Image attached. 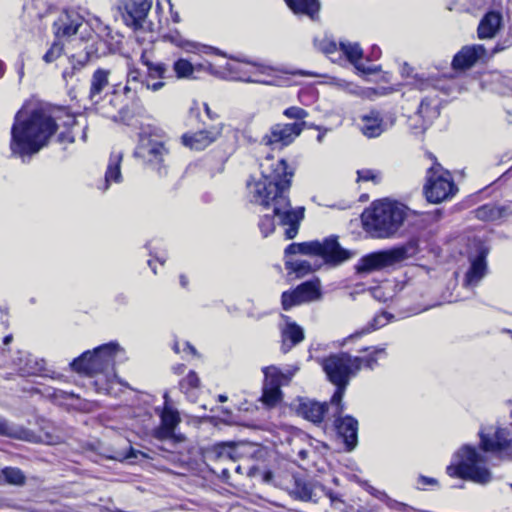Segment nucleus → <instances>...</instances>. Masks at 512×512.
<instances>
[{
	"instance_id": "f257e3e1",
	"label": "nucleus",
	"mask_w": 512,
	"mask_h": 512,
	"mask_svg": "<svg viewBox=\"0 0 512 512\" xmlns=\"http://www.w3.org/2000/svg\"><path fill=\"white\" fill-rule=\"evenodd\" d=\"M260 170L259 178L252 177L247 182V191L251 202L273 209V215L265 214L259 220L261 234L267 237L274 232L276 218L284 228L285 239H293L304 218V207L293 208L288 196L294 171L284 159L270 156L260 163Z\"/></svg>"
},
{
	"instance_id": "f03ea898",
	"label": "nucleus",
	"mask_w": 512,
	"mask_h": 512,
	"mask_svg": "<svg viewBox=\"0 0 512 512\" xmlns=\"http://www.w3.org/2000/svg\"><path fill=\"white\" fill-rule=\"evenodd\" d=\"M56 118L48 109L32 103L24 104L17 111L11 127L10 150L23 162L48 145L57 131Z\"/></svg>"
},
{
	"instance_id": "7ed1b4c3",
	"label": "nucleus",
	"mask_w": 512,
	"mask_h": 512,
	"mask_svg": "<svg viewBox=\"0 0 512 512\" xmlns=\"http://www.w3.org/2000/svg\"><path fill=\"white\" fill-rule=\"evenodd\" d=\"M124 355V349L117 342H109L96 347L92 352L85 351L71 362V367L78 373L96 376L94 386L98 393L117 397L128 384L115 375L109 376L116 359Z\"/></svg>"
},
{
	"instance_id": "20e7f679",
	"label": "nucleus",
	"mask_w": 512,
	"mask_h": 512,
	"mask_svg": "<svg viewBox=\"0 0 512 512\" xmlns=\"http://www.w3.org/2000/svg\"><path fill=\"white\" fill-rule=\"evenodd\" d=\"M408 212L409 209L402 203L387 199L379 200L363 212L362 222L376 237L385 238L400 228Z\"/></svg>"
},
{
	"instance_id": "39448f33",
	"label": "nucleus",
	"mask_w": 512,
	"mask_h": 512,
	"mask_svg": "<svg viewBox=\"0 0 512 512\" xmlns=\"http://www.w3.org/2000/svg\"><path fill=\"white\" fill-rule=\"evenodd\" d=\"M220 70V76H227L234 81L272 86H285L289 81L279 68L264 62L227 61L224 66H220Z\"/></svg>"
},
{
	"instance_id": "423d86ee",
	"label": "nucleus",
	"mask_w": 512,
	"mask_h": 512,
	"mask_svg": "<svg viewBox=\"0 0 512 512\" xmlns=\"http://www.w3.org/2000/svg\"><path fill=\"white\" fill-rule=\"evenodd\" d=\"M485 456L474 446L465 444L457 450L453 461L447 466L450 477L469 480L476 484L486 485L493 479L491 471L485 466Z\"/></svg>"
},
{
	"instance_id": "0eeeda50",
	"label": "nucleus",
	"mask_w": 512,
	"mask_h": 512,
	"mask_svg": "<svg viewBox=\"0 0 512 512\" xmlns=\"http://www.w3.org/2000/svg\"><path fill=\"white\" fill-rule=\"evenodd\" d=\"M327 379L336 387L330 399V405L335 406L336 413L344 410L342 403L346 388L352 378L357 376L352 354L348 352L331 353L319 361Z\"/></svg>"
},
{
	"instance_id": "6e6552de",
	"label": "nucleus",
	"mask_w": 512,
	"mask_h": 512,
	"mask_svg": "<svg viewBox=\"0 0 512 512\" xmlns=\"http://www.w3.org/2000/svg\"><path fill=\"white\" fill-rule=\"evenodd\" d=\"M164 131L154 125L143 126L139 132L134 156L159 175L166 174L165 159L169 150L165 146Z\"/></svg>"
},
{
	"instance_id": "1a4fd4ad",
	"label": "nucleus",
	"mask_w": 512,
	"mask_h": 512,
	"mask_svg": "<svg viewBox=\"0 0 512 512\" xmlns=\"http://www.w3.org/2000/svg\"><path fill=\"white\" fill-rule=\"evenodd\" d=\"M296 254L321 256L332 265H339L354 255L352 251L342 248L335 236L327 237L322 242L291 243L285 248V258Z\"/></svg>"
},
{
	"instance_id": "9d476101",
	"label": "nucleus",
	"mask_w": 512,
	"mask_h": 512,
	"mask_svg": "<svg viewBox=\"0 0 512 512\" xmlns=\"http://www.w3.org/2000/svg\"><path fill=\"white\" fill-rule=\"evenodd\" d=\"M433 160L432 166L427 170L424 193L430 203L438 204L450 200L458 192L451 173L443 169L432 154H428Z\"/></svg>"
},
{
	"instance_id": "9b49d317",
	"label": "nucleus",
	"mask_w": 512,
	"mask_h": 512,
	"mask_svg": "<svg viewBox=\"0 0 512 512\" xmlns=\"http://www.w3.org/2000/svg\"><path fill=\"white\" fill-rule=\"evenodd\" d=\"M487 254L488 247L483 240L478 237L469 240L468 259L470 266L463 279L462 285L464 288L473 290L485 277L487 274Z\"/></svg>"
},
{
	"instance_id": "f8f14e48",
	"label": "nucleus",
	"mask_w": 512,
	"mask_h": 512,
	"mask_svg": "<svg viewBox=\"0 0 512 512\" xmlns=\"http://www.w3.org/2000/svg\"><path fill=\"white\" fill-rule=\"evenodd\" d=\"M406 258L407 249L404 247L372 252L361 257L355 265V269L359 274H369L394 266Z\"/></svg>"
},
{
	"instance_id": "ddd939ff",
	"label": "nucleus",
	"mask_w": 512,
	"mask_h": 512,
	"mask_svg": "<svg viewBox=\"0 0 512 512\" xmlns=\"http://www.w3.org/2000/svg\"><path fill=\"white\" fill-rule=\"evenodd\" d=\"M305 122L277 123L270 127L261 143L272 149H282L290 145L298 137L305 127Z\"/></svg>"
},
{
	"instance_id": "4468645a",
	"label": "nucleus",
	"mask_w": 512,
	"mask_h": 512,
	"mask_svg": "<svg viewBox=\"0 0 512 512\" xmlns=\"http://www.w3.org/2000/svg\"><path fill=\"white\" fill-rule=\"evenodd\" d=\"M153 0H121L117 9L124 23L134 30L142 29L152 7Z\"/></svg>"
},
{
	"instance_id": "2eb2a0df",
	"label": "nucleus",
	"mask_w": 512,
	"mask_h": 512,
	"mask_svg": "<svg viewBox=\"0 0 512 512\" xmlns=\"http://www.w3.org/2000/svg\"><path fill=\"white\" fill-rule=\"evenodd\" d=\"M321 286L318 279L301 283L292 291H285L281 296L282 308L289 310L293 306L320 299Z\"/></svg>"
},
{
	"instance_id": "dca6fc26",
	"label": "nucleus",
	"mask_w": 512,
	"mask_h": 512,
	"mask_svg": "<svg viewBox=\"0 0 512 512\" xmlns=\"http://www.w3.org/2000/svg\"><path fill=\"white\" fill-rule=\"evenodd\" d=\"M358 355H352V362L356 373L361 370L373 371L380 365V361L387 358L386 345L361 346L356 349Z\"/></svg>"
},
{
	"instance_id": "f3484780",
	"label": "nucleus",
	"mask_w": 512,
	"mask_h": 512,
	"mask_svg": "<svg viewBox=\"0 0 512 512\" xmlns=\"http://www.w3.org/2000/svg\"><path fill=\"white\" fill-rule=\"evenodd\" d=\"M489 60L488 51L482 44L466 45L457 52L452 60L455 70H466L478 62Z\"/></svg>"
},
{
	"instance_id": "a211bd4d",
	"label": "nucleus",
	"mask_w": 512,
	"mask_h": 512,
	"mask_svg": "<svg viewBox=\"0 0 512 512\" xmlns=\"http://www.w3.org/2000/svg\"><path fill=\"white\" fill-rule=\"evenodd\" d=\"M330 406L333 409L334 425L337 433L343 439L346 449L351 451L358 443V421L350 415L341 417L343 410L336 413L335 406Z\"/></svg>"
},
{
	"instance_id": "6ab92c4d",
	"label": "nucleus",
	"mask_w": 512,
	"mask_h": 512,
	"mask_svg": "<svg viewBox=\"0 0 512 512\" xmlns=\"http://www.w3.org/2000/svg\"><path fill=\"white\" fill-rule=\"evenodd\" d=\"M222 134V125H214L208 129L197 132L185 133L181 137V142L185 147L192 150L201 151L214 143Z\"/></svg>"
},
{
	"instance_id": "aec40b11",
	"label": "nucleus",
	"mask_w": 512,
	"mask_h": 512,
	"mask_svg": "<svg viewBox=\"0 0 512 512\" xmlns=\"http://www.w3.org/2000/svg\"><path fill=\"white\" fill-rule=\"evenodd\" d=\"M83 22L84 15L78 9H64L54 22L55 34L59 38L70 37L77 33Z\"/></svg>"
},
{
	"instance_id": "412c9836",
	"label": "nucleus",
	"mask_w": 512,
	"mask_h": 512,
	"mask_svg": "<svg viewBox=\"0 0 512 512\" xmlns=\"http://www.w3.org/2000/svg\"><path fill=\"white\" fill-rule=\"evenodd\" d=\"M141 61L147 68L146 75L142 82V84L145 85V89L153 92L162 89L165 85L163 79H165L168 72L167 65L162 62L150 61L144 56L141 57Z\"/></svg>"
},
{
	"instance_id": "4be33fe9",
	"label": "nucleus",
	"mask_w": 512,
	"mask_h": 512,
	"mask_svg": "<svg viewBox=\"0 0 512 512\" xmlns=\"http://www.w3.org/2000/svg\"><path fill=\"white\" fill-rule=\"evenodd\" d=\"M328 410L329 405L326 402L320 403L308 398L297 399V413L313 423H321Z\"/></svg>"
},
{
	"instance_id": "5701e85b",
	"label": "nucleus",
	"mask_w": 512,
	"mask_h": 512,
	"mask_svg": "<svg viewBox=\"0 0 512 512\" xmlns=\"http://www.w3.org/2000/svg\"><path fill=\"white\" fill-rule=\"evenodd\" d=\"M503 26V16L500 11L491 10L484 14L477 27L479 39L494 38Z\"/></svg>"
},
{
	"instance_id": "b1692460",
	"label": "nucleus",
	"mask_w": 512,
	"mask_h": 512,
	"mask_svg": "<svg viewBox=\"0 0 512 512\" xmlns=\"http://www.w3.org/2000/svg\"><path fill=\"white\" fill-rule=\"evenodd\" d=\"M13 363L21 376L42 375L45 370L43 359H37L26 352H18L17 357L13 359Z\"/></svg>"
},
{
	"instance_id": "393cba45",
	"label": "nucleus",
	"mask_w": 512,
	"mask_h": 512,
	"mask_svg": "<svg viewBox=\"0 0 512 512\" xmlns=\"http://www.w3.org/2000/svg\"><path fill=\"white\" fill-rule=\"evenodd\" d=\"M320 483L317 481H308L300 477H294L291 495L301 501L317 502Z\"/></svg>"
},
{
	"instance_id": "a878e982",
	"label": "nucleus",
	"mask_w": 512,
	"mask_h": 512,
	"mask_svg": "<svg viewBox=\"0 0 512 512\" xmlns=\"http://www.w3.org/2000/svg\"><path fill=\"white\" fill-rule=\"evenodd\" d=\"M123 153L121 151H112L108 160L107 168L105 171V179L101 186L98 188L103 192L107 191L110 184L120 183L122 181L121 163Z\"/></svg>"
},
{
	"instance_id": "bb28decb",
	"label": "nucleus",
	"mask_w": 512,
	"mask_h": 512,
	"mask_svg": "<svg viewBox=\"0 0 512 512\" xmlns=\"http://www.w3.org/2000/svg\"><path fill=\"white\" fill-rule=\"evenodd\" d=\"M386 129L381 114L372 110L361 117V131L368 138L380 136Z\"/></svg>"
},
{
	"instance_id": "cd10ccee",
	"label": "nucleus",
	"mask_w": 512,
	"mask_h": 512,
	"mask_svg": "<svg viewBox=\"0 0 512 512\" xmlns=\"http://www.w3.org/2000/svg\"><path fill=\"white\" fill-rule=\"evenodd\" d=\"M391 318L392 316L389 315L387 312H381L375 315L374 318L365 327L344 338L340 345L345 346L350 343H353L355 340L362 337L363 335L369 334L385 326L386 324L389 323Z\"/></svg>"
},
{
	"instance_id": "c85d7f7f",
	"label": "nucleus",
	"mask_w": 512,
	"mask_h": 512,
	"mask_svg": "<svg viewBox=\"0 0 512 512\" xmlns=\"http://www.w3.org/2000/svg\"><path fill=\"white\" fill-rule=\"evenodd\" d=\"M110 70L98 68L94 71L90 81L89 99L95 103L101 98L102 92L109 84Z\"/></svg>"
},
{
	"instance_id": "c756f323",
	"label": "nucleus",
	"mask_w": 512,
	"mask_h": 512,
	"mask_svg": "<svg viewBox=\"0 0 512 512\" xmlns=\"http://www.w3.org/2000/svg\"><path fill=\"white\" fill-rule=\"evenodd\" d=\"M89 53L79 52L67 57V66L62 71V77L68 84L88 63Z\"/></svg>"
},
{
	"instance_id": "7c9ffc66",
	"label": "nucleus",
	"mask_w": 512,
	"mask_h": 512,
	"mask_svg": "<svg viewBox=\"0 0 512 512\" xmlns=\"http://www.w3.org/2000/svg\"><path fill=\"white\" fill-rule=\"evenodd\" d=\"M339 49L358 70L364 73H372L375 71L374 67H365L362 64L363 52L357 43L340 42Z\"/></svg>"
},
{
	"instance_id": "2f4dec72",
	"label": "nucleus",
	"mask_w": 512,
	"mask_h": 512,
	"mask_svg": "<svg viewBox=\"0 0 512 512\" xmlns=\"http://www.w3.org/2000/svg\"><path fill=\"white\" fill-rule=\"evenodd\" d=\"M437 104L438 103L436 101L430 100L427 97L421 100L417 110V115L422 119L423 123L419 130L415 131V134L423 133L427 129L428 125L432 122V120L438 117L439 110L437 108Z\"/></svg>"
},
{
	"instance_id": "473e14b6",
	"label": "nucleus",
	"mask_w": 512,
	"mask_h": 512,
	"mask_svg": "<svg viewBox=\"0 0 512 512\" xmlns=\"http://www.w3.org/2000/svg\"><path fill=\"white\" fill-rule=\"evenodd\" d=\"M281 337V349L284 353H287L292 347L299 344L304 339V332L299 325L294 322H289L282 330Z\"/></svg>"
},
{
	"instance_id": "72a5a7b5",
	"label": "nucleus",
	"mask_w": 512,
	"mask_h": 512,
	"mask_svg": "<svg viewBox=\"0 0 512 512\" xmlns=\"http://www.w3.org/2000/svg\"><path fill=\"white\" fill-rule=\"evenodd\" d=\"M262 371L264 374L263 385L270 387L280 388L282 385L288 384L294 375V372L292 371L284 373L278 367L273 365L264 367Z\"/></svg>"
},
{
	"instance_id": "f704fd0d",
	"label": "nucleus",
	"mask_w": 512,
	"mask_h": 512,
	"mask_svg": "<svg viewBox=\"0 0 512 512\" xmlns=\"http://www.w3.org/2000/svg\"><path fill=\"white\" fill-rule=\"evenodd\" d=\"M144 77L142 72L135 67H130L127 72L126 85L123 88L124 94L131 99L137 98L139 91L145 89L142 84Z\"/></svg>"
},
{
	"instance_id": "c9c22d12",
	"label": "nucleus",
	"mask_w": 512,
	"mask_h": 512,
	"mask_svg": "<svg viewBox=\"0 0 512 512\" xmlns=\"http://www.w3.org/2000/svg\"><path fill=\"white\" fill-rule=\"evenodd\" d=\"M288 7L299 15H306L314 20L318 15L320 3L318 0H285Z\"/></svg>"
},
{
	"instance_id": "e433bc0d",
	"label": "nucleus",
	"mask_w": 512,
	"mask_h": 512,
	"mask_svg": "<svg viewBox=\"0 0 512 512\" xmlns=\"http://www.w3.org/2000/svg\"><path fill=\"white\" fill-rule=\"evenodd\" d=\"M506 208L493 203H488L478 207L475 211V217L482 221H496L506 215Z\"/></svg>"
},
{
	"instance_id": "4c0bfd02",
	"label": "nucleus",
	"mask_w": 512,
	"mask_h": 512,
	"mask_svg": "<svg viewBox=\"0 0 512 512\" xmlns=\"http://www.w3.org/2000/svg\"><path fill=\"white\" fill-rule=\"evenodd\" d=\"M35 392L58 405H65L68 400L77 398L73 392H67L49 386H45L43 388H35Z\"/></svg>"
},
{
	"instance_id": "58836bf2",
	"label": "nucleus",
	"mask_w": 512,
	"mask_h": 512,
	"mask_svg": "<svg viewBox=\"0 0 512 512\" xmlns=\"http://www.w3.org/2000/svg\"><path fill=\"white\" fill-rule=\"evenodd\" d=\"M173 71L179 79H196L193 75V60L186 58H178L173 63Z\"/></svg>"
},
{
	"instance_id": "ea45409f",
	"label": "nucleus",
	"mask_w": 512,
	"mask_h": 512,
	"mask_svg": "<svg viewBox=\"0 0 512 512\" xmlns=\"http://www.w3.org/2000/svg\"><path fill=\"white\" fill-rule=\"evenodd\" d=\"M0 435L28 440L30 431L19 426H15L0 417Z\"/></svg>"
},
{
	"instance_id": "a19ab883",
	"label": "nucleus",
	"mask_w": 512,
	"mask_h": 512,
	"mask_svg": "<svg viewBox=\"0 0 512 512\" xmlns=\"http://www.w3.org/2000/svg\"><path fill=\"white\" fill-rule=\"evenodd\" d=\"M441 82L442 81L438 78H435L432 76L426 77L424 74H422V75H416L414 77L412 85L420 91L428 90L430 88L438 89V90H446V86L441 84Z\"/></svg>"
},
{
	"instance_id": "79ce46f5",
	"label": "nucleus",
	"mask_w": 512,
	"mask_h": 512,
	"mask_svg": "<svg viewBox=\"0 0 512 512\" xmlns=\"http://www.w3.org/2000/svg\"><path fill=\"white\" fill-rule=\"evenodd\" d=\"M285 268L294 273L296 278H302L313 271L312 265L306 260H290L285 258Z\"/></svg>"
},
{
	"instance_id": "37998d69",
	"label": "nucleus",
	"mask_w": 512,
	"mask_h": 512,
	"mask_svg": "<svg viewBox=\"0 0 512 512\" xmlns=\"http://www.w3.org/2000/svg\"><path fill=\"white\" fill-rule=\"evenodd\" d=\"M261 400L266 407L272 408L282 400V391L279 387L263 385Z\"/></svg>"
},
{
	"instance_id": "c03bdc74",
	"label": "nucleus",
	"mask_w": 512,
	"mask_h": 512,
	"mask_svg": "<svg viewBox=\"0 0 512 512\" xmlns=\"http://www.w3.org/2000/svg\"><path fill=\"white\" fill-rule=\"evenodd\" d=\"M163 39L186 50L187 52H192L196 48L195 43L184 39L177 30L166 33L163 35Z\"/></svg>"
},
{
	"instance_id": "a18cd8bd",
	"label": "nucleus",
	"mask_w": 512,
	"mask_h": 512,
	"mask_svg": "<svg viewBox=\"0 0 512 512\" xmlns=\"http://www.w3.org/2000/svg\"><path fill=\"white\" fill-rule=\"evenodd\" d=\"M213 451L218 458L222 459L234 460L238 456L236 445L233 442L218 443L214 446Z\"/></svg>"
},
{
	"instance_id": "49530a36",
	"label": "nucleus",
	"mask_w": 512,
	"mask_h": 512,
	"mask_svg": "<svg viewBox=\"0 0 512 512\" xmlns=\"http://www.w3.org/2000/svg\"><path fill=\"white\" fill-rule=\"evenodd\" d=\"M200 379L196 372L190 371L185 378L179 382L180 390L188 397L194 395L193 391L199 387Z\"/></svg>"
},
{
	"instance_id": "de8ad7c7",
	"label": "nucleus",
	"mask_w": 512,
	"mask_h": 512,
	"mask_svg": "<svg viewBox=\"0 0 512 512\" xmlns=\"http://www.w3.org/2000/svg\"><path fill=\"white\" fill-rule=\"evenodd\" d=\"M160 418H161V424H163L173 430H175L177 425L180 423L179 413L171 405H167V407H163Z\"/></svg>"
},
{
	"instance_id": "09e8293b",
	"label": "nucleus",
	"mask_w": 512,
	"mask_h": 512,
	"mask_svg": "<svg viewBox=\"0 0 512 512\" xmlns=\"http://www.w3.org/2000/svg\"><path fill=\"white\" fill-rule=\"evenodd\" d=\"M314 47L329 56L332 59V55L338 51L337 44L328 37L314 38Z\"/></svg>"
},
{
	"instance_id": "8fccbe9b",
	"label": "nucleus",
	"mask_w": 512,
	"mask_h": 512,
	"mask_svg": "<svg viewBox=\"0 0 512 512\" xmlns=\"http://www.w3.org/2000/svg\"><path fill=\"white\" fill-rule=\"evenodd\" d=\"M200 73H207L215 76H220V74H222L220 67H216L208 60L199 62L193 61V75L198 77Z\"/></svg>"
},
{
	"instance_id": "3c124183",
	"label": "nucleus",
	"mask_w": 512,
	"mask_h": 512,
	"mask_svg": "<svg viewBox=\"0 0 512 512\" xmlns=\"http://www.w3.org/2000/svg\"><path fill=\"white\" fill-rule=\"evenodd\" d=\"M2 475L7 483L20 485L24 483V475L18 468L6 467L2 470Z\"/></svg>"
},
{
	"instance_id": "603ef678",
	"label": "nucleus",
	"mask_w": 512,
	"mask_h": 512,
	"mask_svg": "<svg viewBox=\"0 0 512 512\" xmlns=\"http://www.w3.org/2000/svg\"><path fill=\"white\" fill-rule=\"evenodd\" d=\"M154 437L158 440H175L182 441L184 438L181 435H175L174 430L161 424L154 432Z\"/></svg>"
},
{
	"instance_id": "864d4df0",
	"label": "nucleus",
	"mask_w": 512,
	"mask_h": 512,
	"mask_svg": "<svg viewBox=\"0 0 512 512\" xmlns=\"http://www.w3.org/2000/svg\"><path fill=\"white\" fill-rule=\"evenodd\" d=\"M63 51V47L59 43H53L48 51L43 55V60L46 63H52L58 59Z\"/></svg>"
},
{
	"instance_id": "5fc2aeb1",
	"label": "nucleus",
	"mask_w": 512,
	"mask_h": 512,
	"mask_svg": "<svg viewBox=\"0 0 512 512\" xmlns=\"http://www.w3.org/2000/svg\"><path fill=\"white\" fill-rule=\"evenodd\" d=\"M284 115L290 119L303 120L308 116V112L303 108L292 106L284 110Z\"/></svg>"
},
{
	"instance_id": "6e6d98bb",
	"label": "nucleus",
	"mask_w": 512,
	"mask_h": 512,
	"mask_svg": "<svg viewBox=\"0 0 512 512\" xmlns=\"http://www.w3.org/2000/svg\"><path fill=\"white\" fill-rule=\"evenodd\" d=\"M358 174V180L360 181H373L378 182L379 181V173H377L374 170L371 169H363L359 170L357 172Z\"/></svg>"
},
{
	"instance_id": "4d7b16f0",
	"label": "nucleus",
	"mask_w": 512,
	"mask_h": 512,
	"mask_svg": "<svg viewBox=\"0 0 512 512\" xmlns=\"http://www.w3.org/2000/svg\"><path fill=\"white\" fill-rule=\"evenodd\" d=\"M512 46V41L509 38H505L503 40L498 41L495 46L491 49V51H488L489 59L494 56L495 54L502 52L509 47Z\"/></svg>"
},
{
	"instance_id": "13d9d810",
	"label": "nucleus",
	"mask_w": 512,
	"mask_h": 512,
	"mask_svg": "<svg viewBox=\"0 0 512 512\" xmlns=\"http://www.w3.org/2000/svg\"><path fill=\"white\" fill-rule=\"evenodd\" d=\"M24 66H25V59H24V55L21 54L15 63V68H16V71H17V74L19 77V81H21L24 77Z\"/></svg>"
},
{
	"instance_id": "bf43d9fd",
	"label": "nucleus",
	"mask_w": 512,
	"mask_h": 512,
	"mask_svg": "<svg viewBox=\"0 0 512 512\" xmlns=\"http://www.w3.org/2000/svg\"><path fill=\"white\" fill-rule=\"evenodd\" d=\"M437 484V480L435 478H432V477H427V476H423V475H420L418 477V480H417V485L418 487H425L427 485H436Z\"/></svg>"
},
{
	"instance_id": "052dcab7",
	"label": "nucleus",
	"mask_w": 512,
	"mask_h": 512,
	"mask_svg": "<svg viewBox=\"0 0 512 512\" xmlns=\"http://www.w3.org/2000/svg\"><path fill=\"white\" fill-rule=\"evenodd\" d=\"M319 493H322L323 495L328 497L331 500V502H335V501L339 500L338 496L332 490L326 488L321 483H320V487H319Z\"/></svg>"
},
{
	"instance_id": "680f3d73",
	"label": "nucleus",
	"mask_w": 512,
	"mask_h": 512,
	"mask_svg": "<svg viewBox=\"0 0 512 512\" xmlns=\"http://www.w3.org/2000/svg\"><path fill=\"white\" fill-rule=\"evenodd\" d=\"M386 505L389 507V508H392V509H396V510H403V509H406V505L401 503V502H398L396 500H393L391 498H387L386 500Z\"/></svg>"
},
{
	"instance_id": "e2e57ef3",
	"label": "nucleus",
	"mask_w": 512,
	"mask_h": 512,
	"mask_svg": "<svg viewBox=\"0 0 512 512\" xmlns=\"http://www.w3.org/2000/svg\"><path fill=\"white\" fill-rule=\"evenodd\" d=\"M58 138L60 142L73 143L75 141V132L72 130L68 133H60Z\"/></svg>"
},
{
	"instance_id": "0e129e2a",
	"label": "nucleus",
	"mask_w": 512,
	"mask_h": 512,
	"mask_svg": "<svg viewBox=\"0 0 512 512\" xmlns=\"http://www.w3.org/2000/svg\"><path fill=\"white\" fill-rule=\"evenodd\" d=\"M182 349H181V352H184V353H188V354H191L193 356H197V350L195 349V347L193 345H191L189 342H184L183 345H182Z\"/></svg>"
},
{
	"instance_id": "69168bd1",
	"label": "nucleus",
	"mask_w": 512,
	"mask_h": 512,
	"mask_svg": "<svg viewBox=\"0 0 512 512\" xmlns=\"http://www.w3.org/2000/svg\"><path fill=\"white\" fill-rule=\"evenodd\" d=\"M370 493L381 501L386 502L388 496L385 492L379 491L373 487L370 488Z\"/></svg>"
},
{
	"instance_id": "338daca9",
	"label": "nucleus",
	"mask_w": 512,
	"mask_h": 512,
	"mask_svg": "<svg viewBox=\"0 0 512 512\" xmlns=\"http://www.w3.org/2000/svg\"><path fill=\"white\" fill-rule=\"evenodd\" d=\"M203 107H204V110H205L206 115H207L211 120H215V119H217V118H218V115H217L216 113H214V112L210 109V107H209V105H208L207 103H204V104H203Z\"/></svg>"
},
{
	"instance_id": "774afa93",
	"label": "nucleus",
	"mask_w": 512,
	"mask_h": 512,
	"mask_svg": "<svg viewBox=\"0 0 512 512\" xmlns=\"http://www.w3.org/2000/svg\"><path fill=\"white\" fill-rule=\"evenodd\" d=\"M372 295L374 298H376L380 301L384 300L382 297V290L380 288H374L372 291Z\"/></svg>"
}]
</instances>
